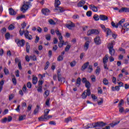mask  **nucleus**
I'll list each match as a JSON object with an SVG mask.
<instances>
[{"mask_svg": "<svg viewBox=\"0 0 129 129\" xmlns=\"http://www.w3.org/2000/svg\"><path fill=\"white\" fill-rule=\"evenodd\" d=\"M114 45H115V41H112L111 43L108 44V46H107L108 49L109 50L113 49V46H114Z\"/></svg>", "mask_w": 129, "mask_h": 129, "instance_id": "f8f14e48", "label": "nucleus"}, {"mask_svg": "<svg viewBox=\"0 0 129 129\" xmlns=\"http://www.w3.org/2000/svg\"><path fill=\"white\" fill-rule=\"evenodd\" d=\"M49 65H50V62H49V61H47L44 67V70H47V69L49 68Z\"/></svg>", "mask_w": 129, "mask_h": 129, "instance_id": "4d7b16f0", "label": "nucleus"}, {"mask_svg": "<svg viewBox=\"0 0 129 129\" xmlns=\"http://www.w3.org/2000/svg\"><path fill=\"white\" fill-rule=\"evenodd\" d=\"M120 122V121H118L116 122H112V123H110L109 125L111 126V127H114L115 125H117Z\"/></svg>", "mask_w": 129, "mask_h": 129, "instance_id": "6ab92c4d", "label": "nucleus"}, {"mask_svg": "<svg viewBox=\"0 0 129 129\" xmlns=\"http://www.w3.org/2000/svg\"><path fill=\"white\" fill-rule=\"evenodd\" d=\"M70 48H71V45H67V46L65 48L64 51H66V52H68Z\"/></svg>", "mask_w": 129, "mask_h": 129, "instance_id": "5fc2aeb1", "label": "nucleus"}, {"mask_svg": "<svg viewBox=\"0 0 129 129\" xmlns=\"http://www.w3.org/2000/svg\"><path fill=\"white\" fill-rule=\"evenodd\" d=\"M106 123L103 122V121H99L95 123L94 127H102L106 125Z\"/></svg>", "mask_w": 129, "mask_h": 129, "instance_id": "39448f33", "label": "nucleus"}, {"mask_svg": "<svg viewBox=\"0 0 129 129\" xmlns=\"http://www.w3.org/2000/svg\"><path fill=\"white\" fill-rule=\"evenodd\" d=\"M48 22L49 23L50 25H56V22H55L53 19H50L48 21Z\"/></svg>", "mask_w": 129, "mask_h": 129, "instance_id": "de8ad7c7", "label": "nucleus"}, {"mask_svg": "<svg viewBox=\"0 0 129 129\" xmlns=\"http://www.w3.org/2000/svg\"><path fill=\"white\" fill-rule=\"evenodd\" d=\"M93 34H94V29H91V30H89L88 32H87V36H91L92 35H93Z\"/></svg>", "mask_w": 129, "mask_h": 129, "instance_id": "c85d7f7f", "label": "nucleus"}, {"mask_svg": "<svg viewBox=\"0 0 129 129\" xmlns=\"http://www.w3.org/2000/svg\"><path fill=\"white\" fill-rule=\"evenodd\" d=\"M15 43H16L18 47H24V46H25V44L26 43V41H25L24 39L21 40L17 38L15 40Z\"/></svg>", "mask_w": 129, "mask_h": 129, "instance_id": "f03ea898", "label": "nucleus"}, {"mask_svg": "<svg viewBox=\"0 0 129 129\" xmlns=\"http://www.w3.org/2000/svg\"><path fill=\"white\" fill-rule=\"evenodd\" d=\"M42 88H43V87L42 86H39L38 88L37 89L38 92H42Z\"/></svg>", "mask_w": 129, "mask_h": 129, "instance_id": "338daca9", "label": "nucleus"}, {"mask_svg": "<svg viewBox=\"0 0 129 129\" xmlns=\"http://www.w3.org/2000/svg\"><path fill=\"white\" fill-rule=\"evenodd\" d=\"M109 53L111 56H114V54L115 53V50L114 49L112 48L111 49H109Z\"/></svg>", "mask_w": 129, "mask_h": 129, "instance_id": "c756f323", "label": "nucleus"}, {"mask_svg": "<svg viewBox=\"0 0 129 129\" xmlns=\"http://www.w3.org/2000/svg\"><path fill=\"white\" fill-rule=\"evenodd\" d=\"M55 33L56 34L57 36H58V39L61 41V40H62V38H63V37L62 36V34H61V33H60V31H59V30L58 29H56L55 30Z\"/></svg>", "mask_w": 129, "mask_h": 129, "instance_id": "9b49d317", "label": "nucleus"}, {"mask_svg": "<svg viewBox=\"0 0 129 129\" xmlns=\"http://www.w3.org/2000/svg\"><path fill=\"white\" fill-rule=\"evenodd\" d=\"M81 83V78H78L77 79V82H76V84L79 85V86L80 85Z\"/></svg>", "mask_w": 129, "mask_h": 129, "instance_id": "603ef678", "label": "nucleus"}, {"mask_svg": "<svg viewBox=\"0 0 129 129\" xmlns=\"http://www.w3.org/2000/svg\"><path fill=\"white\" fill-rule=\"evenodd\" d=\"M108 61V54H106L103 58V63H106Z\"/></svg>", "mask_w": 129, "mask_h": 129, "instance_id": "b1692460", "label": "nucleus"}, {"mask_svg": "<svg viewBox=\"0 0 129 129\" xmlns=\"http://www.w3.org/2000/svg\"><path fill=\"white\" fill-rule=\"evenodd\" d=\"M106 32L107 34V35H106L107 37L108 36H109V35H111V30L109 28H107L106 29Z\"/></svg>", "mask_w": 129, "mask_h": 129, "instance_id": "c9c22d12", "label": "nucleus"}, {"mask_svg": "<svg viewBox=\"0 0 129 129\" xmlns=\"http://www.w3.org/2000/svg\"><path fill=\"white\" fill-rule=\"evenodd\" d=\"M60 43H58V46L59 48H62L64 45V41H63V38H61V40H59Z\"/></svg>", "mask_w": 129, "mask_h": 129, "instance_id": "bb28decb", "label": "nucleus"}, {"mask_svg": "<svg viewBox=\"0 0 129 129\" xmlns=\"http://www.w3.org/2000/svg\"><path fill=\"white\" fill-rule=\"evenodd\" d=\"M27 87L28 88H32V84L30 83V82L27 83Z\"/></svg>", "mask_w": 129, "mask_h": 129, "instance_id": "774afa93", "label": "nucleus"}, {"mask_svg": "<svg viewBox=\"0 0 129 129\" xmlns=\"http://www.w3.org/2000/svg\"><path fill=\"white\" fill-rule=\"evenodd\" d=\"M63 57L61 56V55H59L57 57V61H63Z\"/></svg>", "mask_w": 129, "mask_h": 129, "instance_id": "69168bd1", "label": "nucleus"}, {"mask_svg": "<svg viewBox=\"0 0 129 129\" xmlns=\"http://www.w3.org/2000/svg\"><path fill=\"white\" fill-rule=\"evenodd\" d=\"M111 26L113 27V28H116V29H117V28H118V24H116L115 25V23H114V22L113 21H112L111 22Z\"/></svg>", "mask_w": 129, "mask_h": 129, "instance_id": "ea45409f", "label": "nucleus"}, {"mask_svg": "<svg viewBox=\"0 0 129 129\" xmlns=\"http://www.w3.org/2000/svg\"><path fill=\"white\" fill-rule=\"evenodd\" d=\"M93 19H94L95 21H99V16L98 15H95L93 17Z\"/></svg>", "mask_w": 129, "mask_h": 129, "instance_id": "6e6d98bb", "label": "nucleus"}, {"mask_svg": "<svg viewBox=\"0 0 129 129\" xmlns=\"http://www.w3.org/2000/svg\"><path fill=\"white\" fill-rule=\"evenodd\" d=\"M119 13H129V8L126 7H122L119 10Z\"/></svg>", "mask_w": 129, "mask_h": 129, "instance_id": "9d476101", "label": "nucleus"}, {"mask_svg": "<svg viewBox=\"0 0 129 129\" xmlns=\"http://www.w3.org/2000/svg\"><path fill=\"white\" fill-rule=\"evenodd\" d=\"M88 66H89V62L88 61L84 63L81 68L82 71H84V70H85V69H86Z\"/></svg>", "mask_w": 129, "mask_h": 129, "instance_id": "ddd939ff", "label": "nucleus"}, {"mask_svg": "<svg viewBox=\"0 0 129 129\" xmlns=\"http://www.w3.org/2000/svg\"><path fill=\"white\" fill-rule=\"evenodd\" d=\"M82 97L83 99H85L87 97V95L85 92H84L82 94Z\"/></svg>", "mask_w": 129, "mask_h": 129, "instance_id": "8fccbe9b", "label": "nucleus"}, {"mask_svg": "<svg viewBox=\"0 0 129 129\" xmlns=\"http://www.w3.org/2000/svg\"><path fill=\"white\" fill-rule=\"evenodd\" d=\"M57 49H58V46H57V45H55L52 47V51H53V52H56Z\"/></svg>", "mask_w": 129, "mask_h": 129, "instance_id": "bf43d9fd", "label": "nucleus"}, {"mask_svg": "<svg viewBox=\"0 0 129 129\" xmlns=\"http://www.w3.org/2000/svg\"><path fill=\"white\" fill-rule=\"evenodd\" d=\"M95 73L97 76L99 75V73H100V68H99V67H97V69L95 71Z\"/></svg>", "mask_w": 129, "mask_h": 129, "instance_id": "e433bc0d", "label": "nucleus"}, {"mask_svg": "<svg viewBox=\"0 0 129 129\" xmlns=\"http://www.w3.org/2000/svg\"><path fill=\"white\" fill-rule=\"evenodd\" d=\"M39 108H40V106L37 105L36 106V108H35L33 111V114L36 115L37 113H38V112H39Z\"/></svg>", "mask_w": 129, "mask_h": 129, "instance_id": "7c9ffc66", "label": "nucleus"}, {"mask_svg": "<svg viewBox=\"0 0 129 129\" xmlns=\"http://www.w3.org/2000/svg\"><path fill=\"white\" fill-rule=\"evenodd\" d=\"M72 120V119H71V117H69L65 119V122H67V123H68L69 121H71Z\"/></svg>", "mask_w": 129, "mask_h": 129, "instance_id": "13d9d810", "label": "nucleus"}, {"mask_svg": "<svg viewBox=\"0 0 129 129\" xmlns=\"http://www.w3.org/2000/svg\"><path fill=\"white\" fill-rule=\"evenodd\" d=\"M45 105L47 106H50V98H47L45 102Z\"/></svg>", "mask_w": 129, "mask_h": 129, "instance_id": "79ce46f5", "label": "nucleus"}, {"mask_svg": "<svg viewBox=\"0 0 129 129\" xmlns=\"http://www.w3.org/2000/svg\"><path fill=\"white\" fill-rule=\"evenodd\" d=\"M122 29L124 31H127L129 30V23H126L122 27Z\"/></svg>", "mask_w": 129, "mask_h": 129, "instance_id": "4468645a", "label": "nucleus"}, {"mask_svg": "<svg viewBox=\"0 0 129 129\" xmlns=\"http://www.w3.org/2000/svg\"><path fill=\"white\" fill-rule=\"evenodd\" d=\"M123 100L121 99L119 103H118V107H119V112H123V111H124V109L123 108V107H121V105H122V104H123Z\"/></svg>", "mask_w": 129, "mask_h": 129, "instance_id": "423d86ee", "label": "nucleus"}, {"mask_svg": "<svg viewBox=\"0 0 129 129\" xmlns=\"http://www.w3.org/2000/svg\"><path fill=\"white\" fill-rule=\"evenodd\" d=\"M12 82L14 85H17V79H16V76L15 75L12 76Z\"/></svg>", "mask_w": 129, "mask_h": 129, "instance_id": "a878e982", "label": "nucleus"}, {"mask_svg": "<svg viewBox=\"0 0 129 129\" xmlns=\"http://www.w3.org/2000/svg\"><path fill=\"white\" fill-rule=\"evenodd\" d=\"M26 49L27 53H30V49H31V46H30V43H29V42L26 43Z\"/></svg>", "mask_w": 129, "mask_h": 129, "instance_id": "5701e85b", "label": "nucleus"}, {"mask_svg": "<svg viewBox=\"0 0 129 129\" xmlns=\"http://www.w3.org/2000/svg\"><path fill=\"white\" fill-rule=\"evenodd\" d=\"M7 121H8V118L5 117L4 118L2 119L1 122H2V123H6Z\"/></svg>", "mask_w": 129, "mask_h": 129, "instance_id": "0e129e2a", "label": "nucleus"}, {"mask_svg": "<svg viewBox=\"0 0 129 129\" xmlns=\"http://www.w3.org/2000/svg\"><path fill=\"white\" fill-rule=\"evenodd\" d=\"M58 81L59 82H62V75L61 74L57 75Z\"/></svg>", "mask_w": 129, "mask_h": 129, "instance_id": "3c124183", "label": "nucleus"}, {"mask_svg": "<svg viewBox=\"0 0 129 129\" xmlns=\"http://www.w3.org/2000/svg\"><path fill=\"white\" fill-rule=\"evenodd\" d=\"M26 18V16L25 15H22L21 16H18L16 18V20H21V19H25Z\"/></svg>", "mask_w": 129, "mask_h": 129, "instance_id": "58836bf2", "label": "nucleus"}, {"mask_svg": "<svg viewBox=\"0 0 129 129\" xmlns=\"http://www.w3.org/2000/svg\"><path fill=\"white\" fill-rule=\"evenodd\" d=\"M99 33H100V31H99V30L94 29V34H95V35H99Z\"/></svg>", "mask_w": 129, "mask_h": 129, "instance_id": "864d4df0", "label": "nucleus"}, {"mask_svg": "<svg viewBox=\"0 0 129 129\" xmlns=\"http://www.w3.org/2000/svg\"><path fill=\"white\" fill-rule=\"evenodd\" d=\"M15 29V26H14L13 24L10 25L8 27V30L10 31H13Z\"/></svg>", "mask_w": 129, "mask_h": 129, "instance_id": "49530a36", "label": "nucleus"}, {"mask_svg": "<svg viewBox=\"0 0 129 129\" xmlns=\"http://www.w3.org/2000/svg\"><path fill=\"white\" fill-rule=\"evenodd\" d=\"M66 27L69 29V30H72V28H75V24L69 20L67 21V24H66Z\"/></svg>", "mask_w": 129, "mask_h": 129, "instance_id": "20e7f679", "label": "nucleus"}, {"mask_svg": "<svg viewBox=\"0 0 129 129\" xmlns=\"http://www.w3.org/2000/svg\"><path fill=\"white\" fill-rule=\"evenodd\" d=\"M95 125V123H89V124H88L84 127H85V128H86V129H87V128H92V127H94Z\"/></svg>", "mask_w": 129, "mask_h": 129, "instance_id": "dca6fc26", "label": "nucleus"}, {"mask_svg": "<svg viewBox=\"0 0 129 129\" xmlns=\"http://www.w3.org/2000/svg\"><path fill=\"white\" fill-rule=\"evenodd\" d=\"M41 12L43 14V15H44V16H48V15H50V10L46 8L43 9L41 10Z\"/></svg>", "mask_w": 129, "mask_h": 129, "instance_id": "1a4fd4ad", "label": "nucleus"}, {"mask_svg": "<svg viewBox=\"0 0 129 129\" xmlns=\"http://www.w3.org/2000/svg\"><path fill=\"white\" fill-rule=\"evenodd\" d=\"M46 116H45V115H43L39 117L38 118L39 121H44L45 120H47Z\"/></svg>", "mask_w": 129, "mask_h": 129, "instance_id": "aec40b11", "label": "nucleus"}, {"mask_svg": "<svg viewBox=\"0 0 129 129\" xmlns=\"http://www.w3.org/2000/svg\"><path fill=\"white\" fill-rule=\"evenodd\" d=\"M25 118H26V115H22L19 116V120L20 121H21L22 120H24V119H25Z\"/></svg>", "mask_w": 129, "mask_h": 129, "instance_id": "a19ab883", "label": "nucleus"}, {"mask_svg": "<svg viewBox=\"0 0 129 129\" xmlns=\"http://www.w3.org/2000/svg\"><path fill=\"white\" fill-rule=\"evenodd\" d=\"M60 5H61V2H60L59 0H55V3H54L55 7H59Z\"/></svg>", "mask_w": 129, "mask_h": 129, "instance_id": "2f4dec72", "label": "nucleus"}, {"mask_svg": "<svg viewBox=\"0 0 129 129\" xmlns=\"http://www.w3.org/2000/svg\"><path fill=\"white\" fill-rule=\"evenodd\" d=\"M88 72L89 73H91V72H92V71H93V69H92V66L90 65L89 66V67H88Z\"/></svg>", "mask_w": 129, "mask_h": 129, "instance_id": "c03bdc74", "label": "nucleus"}, {"mask_svg": "<svg viewBox=\"0 0 129 129\" xmlns=\"http://www.w3.org/2000/svg\"><path fill=\"white\" fill-rule=\"evenodd\" d=\"M55 9L53 10L55 13H63L64 12V9L61 7H55Z\"/></svg>", "mask_w": 129, "mask_h": 129, "instance_id": "6e6552de", "label": "nucleus"}, {"mask_svg": "<svg viewBox=\"0 0 129 129\" xmlns=\"http://www.w3.org/2000/svg\"><path fill=\"white\" fill-rule=\"evenodd\" d=\"M30 6L31 5V2H28L26 3V4H24L23 7L21 8V11L23 12V13H26V11L29 8H30Z\"/></svg>", "mask_w": 129, "mask_h": 129, "instance_id": "7ed1b4c3", "label": "nucleus"}, {"mask_svg": "<svg viewBox=\"0 0 129 129\" xmlns=\"http://www.w3.org/2000/svg\"><path fill=\"white\" fill-rule=\"evenodd\" d=\"M89 41H87L84 45V50L85 51H86L87 50H88V48H89Z\"/></svg>", "mask_w": 129, "mask_h": 129, "instance_id": "412c9836", "label": "nucleus"}, {"mask_svg": "<svg viewBox=\"0 0 129 129\" xmlns=\"http://www.w3.org/2000/svg\"><path fill=\"white\" fill-rule=\"evenodd\" d=\"M100 27H101V29H102V30H104V32H106L107 28H105V26H104V25L101 24Z\"/></svg>", "mask_w": 129, "mask_h": 129, "instance_id": "e2e57ef3", "label": "nucleus"}, {"mask_svg": "<svg viewBox=\"0 0 129 129\" xmlns=\"http://www.w3.org/2000/svg\"><path fill=\"white\" fill-rule=\"evenodd\" d=\"M124 21H125V19H122V20H121L118 23V26H119L120 28L121 27V28H122V25H121V24H122V23H124Z\"/></svg>", "mask_w": 129, "mask_h": 129, "instance_id": "f704fd0d", "label": "nucleus"}, {"mask_svg": "<svg viewBox=\"0 0 129 129\" xmlns=\"http://www.w3.org/2000/svg\"><path fill=\"white\" fill-rule=\"evenodd\" d=\"M77 63V62L75 60L72 61L70 63V66H71V67H74V66H75V65H76Z\"/></svg>", "mask_w": 129, "mask_h": 129, "instance_id": "a18cd8bd", "label": "nucleus"}, {"mask_svg": "<svg viewBox=\"0 0 129 129\" xmlns=\"http://www.w3.org/2000/svg\"><path fill=\"white\" fill-rule=\"evenodd\" d=\"M86 94L88 96H90V95H91V92H90V89H87V93H86Z\"/></svg>", "mask_w": 129, "mask_h": 129, "instance_id": "052dcab7", "label": "nucleus"}, {"mask_svg": "<svg viewBox=\"0 0 129 129\" xmlns=\"http://www.w3.org/2000/svg\"><path fill=\"white\" fill-rule=\"evenodd\" d=\"M20 35V36H23L24 34V36L26 38V39H28V40H32L33 39V36L32 35H30L29 34V31L26 30L25 31V29H23L22 31V29H21L19 31Z\"/></svg>", "mask_w": 129, "mask_h": 129, "instance_id": "f257e3e1", "label": "nucleus"}, {"mask_svg": "<svg viewBox=\"0 0 129 129\" xmlns=\"http://www.w3.org/2000/svg\"><path fill=\"white\" fill-rule=\"evenodd\" d=\"M4 72L6 75H9V74H10V72L9 71V70L7 69V68H4Z\"/></svg>", "mask_w": 129, "mask_h": 129, "instance_id": "4c0bfd02", "label": "nucleus"}, {"mask_svg": "<svg viewBox=\"0 0 129 129\" xmlns=\"http://www.w3.org/2000/svg\"><path fill=\"white\" fill-rule=\"evenodd\" d=\"M103 83L104 84V85H108V80H107L106 78H104L103 80Z\"/></svg>", "mask_w": 129, "mask_h": 129, "instance_id": "37998d69", "label": "nucleus"}, {"mask_svg": "<svg viewBox=\"0 0 129 129\" xmlns=\"http://www.w3.org/2000/svg\"><path fill=\"white\" fill-rule=\"evenodd\" d=\"M45 39L47 41H50L51 40V35L50 34H47L45 35Z\"/></svg>", "mask_w": 129, "mask_h": 129, "instance_id": "09e8293b", "label": "nucleus"}, {"mask_svg": "<svg viewBox=\"0 0 129 129\" xmlns=\"http://www.w3.org/2000/svg\"><path fill=\"white\" fill-rule=\"evenodd\" d=\"M86 15L87 17H91V16L92 15V12H91V11H88L86 13Z\"/></svg>", "mask_w": 129, "mask_h": 129, "instance_id": "680f3d73", "label": "nucleus"}, {"mask_svg": "<svg viewBox=\"0 0 129 129\" xmlns=\"http://www.w3.org/2000/svg\"><path fill=\"white\" fill-rule=\"evenodd\" d=\"M37 82H38V78H37V77L33 76V78H32L33 84H34V85L37 84Z\"/></svg>", "mask_w": 129, "mask_h": 129, "instance_id": "4be33fe9", "label": "nucleus"}, {"mask_svg": "<svg viewBox=\"0 0 129 129\" xmlns=\"http://www.w3.org/2000/svg\"><path fill=\"white\" fill-rule=\"evenodd\" d=\"M90 9L92 10L93 12H98V10L97 9V8L94 5H90Z\"/></svg>", "mask_w": 129, "mask_h": 129, "instance_id": "2eb2a0df", "label": "nucleus"}, {"mask_svg": "<svg viewBox=\"0 0 129 129\" xmlns=\"http://www.w3.org/2000/svg\"><path fill=\"white\" fill-rule=\"evenodd\" d=\"M49 112H50V109H46L44 110V115L46 116H47L48 114H49Z\"/></svg>", "mask_w": 129, "mask_h": 129, "instance_id": "72a5a7b5", "label": "nucleus"}, {"mask_svg": "<svg viewBox=\"0 0 129 129\" xmlns=\"http://www.w3.org/2000/svg\"><path fill=\"white\" fill-rule=\"evenodd\" d=\"M100 19L101 21H107L108 17L105 15H100Z\"/></svg>", "mask_w": 129, "mask_h": 129, "instance_id": "a211bd4d", "label": "nucleus"}, {"mask_svg": "<svg viewBox=\"0 0 129 129\" xmlns=\"http://www.w3.org/2000/svg\"><path fill=\"white\" fill-rule=\"evenodd\" d=\"M85 86L87 89H90V87H91V84H90V82L88 81L85 83Z\"/></svg>", "mask_w": 129, "mask_h": 129, "instance_id": "cd10ccee", "label": "nucleus"}, {"mask_svg": "<svg viewBox=\"0 0 129 129\" xmlns=\"http://www.w3.org/2000/svg\"><path fill=\"white\" fill-rule=\"evenodd\" d=\"M94 43L96 45H99L101 44V40H100V37L99 36H97L96 38L94 39Z\"/></svg>", "mask_w": 129, "mask_h": 129, "instance_id": "0eeeda50", "label": "nucleus"}, {"mask_svg": "<svg viewBox=\"0 0 129 129\" xmlns=\"http://www.w3.org/2000/svg\"><path fill=\"white\" fill-rule=\"evenodd\" d=\"M85 4V0H82L78 4V8H82L83 6H84V4Z\"/></svg>", "mask_w": 129, "mask_h": 129, "instance_id": "f3484780", "label": "nucleus"}, {"mask_svg": "<svg viewBox=\"0 0 129 129\" xmlns=\"http://www.w3.org/2000/svg\"><path fill=\"white\" fill-rule=\"evenodd\" d=\"M9 14L11 16H16V11H14V9H13L12 8H10Z\"/></svg>", "mask_w": 129, "mask_h": 129, "instance_id": "393cba45", "label": "nucleus"}, {"mask_svg": "<svg viewBox=\"0 0 129 129\" xmlns=\"http://www.w3.org/2000/svg\"><path fill=\"white\" fill-rule=\"evenodd\" d=\"M5 39L6 40H10V39H11V34L9 32H7L5 34Z\"/></svg>", "mask_w": 129, "mask_h": 129, "instance_id": "473e14b6", "label": "nucleus"}]
</instances>
